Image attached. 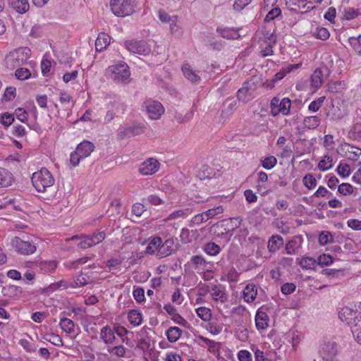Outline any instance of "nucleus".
<instances>
[{
	"label": "nucleus",
	"instance_id": "64",
	"mask_svg": "<svg viewBox=\"0 0 361 361\" xmlns=\"http://www.w3.org/2000/svg\"><path fill=\"white\" fill-rule=\"evenodd\" d=\"M145 211V206L142 203L137 202L133 205L132 212L137 216H140Z\"/></svg>",
	"mask_w": 361,
	"mask_h": 361
},
{
	"label": "nucleus",
	"instance_id": "61",
	"mask_svg": "<svg viewBox=\"0 0 361 361\" xmlns=\"http://www.w3.org/2000/svg\"><path fill=\"white\" fill-rule=\"evenodd\" d=\"M133 297L135 300L141 303L145 301V290L142 288H137L133 290Z\"/></svg>",
	"mask_w": 361,
	"mask_h": 361
},
{
	"label": "nucleus",
	"instance_id": "14",
	"mask_svg": "<svg viewBox=\"0 0 361 361\" xmlns=\"http://www.w3.org/2000/svg\"><path fill=\"white\" fill-rule=\"evenodd\" d=\"M359 314L357 311L348 307H344L339 311L338 317L341 321L345 322L350 326L355 319H357Z\"/></svg>",
	"mask_w": 361,
	"mask_h": 361
},
{
	"label": "nucleus",
	"instance_id": "58",
	"mask_svg": "<svg viewBox=\"0 0 361 361\" xmlns=\"http://www.w3.org/2000/svg\"><path fill=\"white\" fill-rule=\"evenodd\" d=\"M337 173L342 177H347L350 175V166L348 164L341 163L337 167Z\"/></svg>",
	"mask_w": 361,
	"mask_h": 361
},
{
	"label": "nucleus",
	"instance_id": "56",
	"mask_svg": "<svg viewBox=\"0 0 361 361\" xmlns=\"http://www.w3.org/2000/svg\"><path fill=\"white\" fill-rule=\"evenodd\" d=\"M333 240V236L329 231H322L319 236V242L321 245H326Z\"/></svg>",
	"mask_w": 361,
	"mask_h": 361
},
{
	"label": "nucleus",
	"instance_id": "44",
	"mask_svg": "<svg viewBox=\"0 0 361 361\" xmlns=\"http://www.w3.org/2000/svg\"><path fill=\"white\" fill-rule=\"evenodd\" d=\"M44 338L46 341L50 342L53 345L58 346V347L63 346V345L62 338L59 335L53 334V333L47 334L44 337Z\"/></svg>",
	"mask_w": 361,
	"mask_h": 361
},
{
	"label": "nucleus",
	"instance_id": "38",
	"mask_svg": "<svg viewBox=\"0 0 361 361\" xmlns=\"http://www.w3.org/2000/svg\"><path fill=\"white\" fill-rule=\"evenodd\" d=\"M320 118L317 116H307L304 118L303 123L309 129H314L320 124Z\"/></svg>",
	"mask_w": 361,
	"mask_h": 361
},
{
	"label": "nucleus",
	"instance_id": "30",
	"mask_svg": "<svg viewBox=\"0 0 361 361\" xmlns=\"http://www.w3.org/2000/svg\"><path fill=\"white\" fill-rule=\"evenodd\" d=\"M350 328L355 340L361 344V314H359V317L353 323Z\"/></svg>",
	"mask_w": 361,
	"mask_h": 361
},
{
	"label": "nucleus",
	"instance_id": "22",
	"mask_svg": "<svg viewBox=\"0 0 361 361\" xmlns=\"http://www.w3.org/2000/svg\"><path fill=\"white\" fill-rule=\"evenodd\" d=\"M343 150L345 151V156L350 160H357L361 155V149L348 144L343 145Z\"/></svg>",
	"mask_w": 361,
	"mask_h": 361
},
{
	"label": "nucleus",
	"instance_id": "12",
	"mask_svg": "<svg viewBox=\"0 0 361 361\" xmlns=\"http://www.w3.org/2000/svg\"><path fill=\"white\" fill-rule=\"evenodd\" d=\"M160 244L157 253V257L159 258L168 257L176 250V246L172 238H168L164 242L161 238Z\"/></svg>",
	"mask_w": 361,
	"mask_h": 361
},
{
	"label": "nucleus",
	"instance_id": "8",
	"mask_svg": "<svg viewBox=\"0 0 361 361\" xmlns=\"http://www.w3.org/2000/svg\"><path fill=\"white\" fill-rule=\"evenodd\" d=\"M11 244L16 251L21 255H31L36 250V247L34 244L29 241L23 240L18 237H15L12 240Z\"/></svg>",
	"mask_w": 361,
	"mask_h": 361
},
{
	"label": "nucleus",
	"instance_id": "63",
	"mask_svg": "<svg viewBox=\"0 0 361 361\" xmlns=\"http://www.w3.org/2000/svg\"><path fill=\"white\" fill-rule=\"evenodd\" d=\"M333 262V258L329 255L323 254L318 258V264L322 266H329Z\"/></svg>",
	"mask_w": 361,
	"mask_h": 361
},
{
	"label": "nucleus",
	"instance_id": "25",
	"mask_svg": "<svg viewBox=\"0 0 361 361\" xmlns=\"http://www.w3.org/2000/svg\"><path fill=\"white\" fill-rule=\"evenodd\" d=\"M269 317L264 312L257 311L255 316V324L257 329H264L268 326Z\"/></svg>",
	"mask_w": 361,
	"mask_h": 361
},
{
	"label": "nucleus",
	"instance_id": "51",
	"mask_svg": "<svg viewBox=\"0 0 361 361\" xmlns=\"http://www.w3.org/2000/svg\"><path fill=\"white\" fill-rule=\"evenodd\" d=\"M57 267L55 261L44 262L40 264V269L45 272H52Z\"/></svg>",
	"mask_w": 361,
	"mask_h": 361
},
{
	"label": "nucleus",
	"instance_id": "60",
	"mask_svg": "<svg viewBox=\"0 0 361 361\" xmlns=\"http://www.w3.org/2000/svg\"><path fill=\"white\" fill-rule=\"evenodd\" d=\"M296 289V286L293 283H286L281 287V290L284 295L293 293Z\"/></svg>",
	"mask_w": 361,
	"mask_h": 361
},
{
	"label": "nucleus",
	"instance_id": "6",
	"mask_svg": "<svg viewBox=\"0 0 361 361\" xmlns=\"http://www.w3.org/2000/svg\"><path fill=\"white\" fill-rule=\"evenodd\" d=\"M290 99L289 98H283L280 100L278 97H274L270 104L271 114L274 116H276L280 113L287 116L290 114Z\"/></svg>",
	"mask_w": 361,
	"mask_h": 361
},
{
	"label": "nucleus",
	"instance_id": "41",
	"mask_svg": "<svg viewBox=\"0 0 361 361\" xmlns=\"http://www.w3.org/2000/svg\"><path fill=\"white\" fill-rule=\"evenodd\" d=\"M299 264L304 269H314L317 261L312 257H302L300 260Z\"/></svg>",
	"mask_w": 361,
	"mask_h": 361
},
{
	"label": "nucleus",
	"instance_id": "59",
	"mask_svg": "<svg viewBox=\"0 0 361 361\" xmlns=\"http://www.w3.org/2000/svg\"><path fill=\"white\" fill-rule=\"evenodd\" d=\"M303 183L308 188L312 189L317 185V180L311 174H307L303 178Z\"/></svg>",
	"mask_w": 361,
	"mask_h": 361
},
{
	"label": "nucleus",
	"instance_id": "16",
	"mask_svg": "<svg viewBox=\"0 0 361 361\" xmlns=\"http://www.w3.org/2000/svg\"><path fill=\"white\" fill-rule=\"evenodd\" d=\"M324 73H328L326 67L317 68L314 71L311 76V85L312 87L317 90L322 86Z\"/></svg>",
	"mask_w": 361,
	"mask_h": 361
},
{
	"label": "nucleus",
	"instance_id": "46",
	"mask_svg": "<svg viewBox=\"0 0 361 361\" xmlns=\"http://www.w3.org/2000/svg\"><path fill=\"white\" fill-rule=\"evenodd\" d=\"M236 106V102L233 100L232 99H227L224 103V109L222 110V115L228 116L235 109Z\"/></svg>",
	"mask_w": 361,
	"mask_h": 361
},
{
	"label": "nucleus",
	"instance_id": "57",
	"mask_svg": "<svg viewBox=\"0 0 361 361\" xmlns=\"http://www.w3.org/2000/svg\"><path fill=\"white\" fill-rule=\"evenodd\" d=\"M338 191L343 195H350L353 192V188L349 183H342L338 185Z\"/></svg>",
	"mask_w": 361,
	"mask_h": 361
},
{
	"label": "nucleus",
	"instance_id": "35",
	"mask_svg": "<svg viewBox=\"0 0 361 361\" xmlns=\"http://www.w3.org/2000/svg\"><path fill=\"white\" fill-rule=\"evenodd\" d=\"M128 319L133 326H139L142 324V317L139 311L137 310H131L128 312Z\"/></svg>",
	"mask_w": 361,
	"mask_h": 361
},
{
	"label": "nucleus",
	"instance_id": "29",
	"mask_svg": "<svg viewBox=\"0 0 361 361\" xmlns=\"http://www.w3.org/2000/svg\"><path fill=\"white\" fill-rule=\"evenodd\" d=\"M217 32H219L221 36L224 38L228 39H235L240 37V35L237 30L233 28L226 27L223 29H217Z\"/></svg>",
	"mask_w": 361,
	"mask_h": 361
},
{
	"label": "nucleus",
	"instance_id": "5",
	"mask_svg": "<svg viewBox=\"0 0 361 361\" xmlns=\"http://www.w3.org/2000/svg\"><path fill=\"white\" fill-rule=\"evenodd\" d=\"M262 85V82L258 77H252L246 80L243 87L238 90L237 92V97L238 100L243 102H247L252 98L253 92L257 88Z\"/></svg>",
	"mask_w": 361,
	"mask_h": 361
},
{
	"label": "nucleus",
	"instance_id": "20",
	"mask_svg": "<svg viewBox=\"0 0 361 361\" xmlns=\"http://www.w3.org/2000/svg\"><path fill=\"white\" fill-rule=\"evenodd\" d=\"M182 72L184 76L192 83L199 82L201 79L200 76L188 63L183 65Z\"/></svg>",
	"mask_w": 361,
	"mask_h": 361
},
{
	"label": "nucleus",
	"instance_id": "40",
	"mask_svg": "<svg viewBox=\"0 0 361 361\" xmlns=\"http://www.w3.org/2000/svg\"><path fill=\"white\" fill-rule=\"evenodd\" d=\"M204 250L209 255L216 256L220 252L221 248L214 243H208L204 245Z\"/></svg>",
	"mask_w": 361,
	"mask_h": 361
},
{
	"label": "nucleus",
	"instance_id": "3",
	"mask_svg": "<svg viewBox=\"0 0 361 361\" xmlns=\"http://www.w3.org/2000/svg\"><path fill=\"white\" fill-rule=\"evenodd\" d=\"M32 183L38 192H44L47 188L51 187L54 184V179L47 169L42 168L32 174Z\"/></svg>",
	"mask_w": 361,
	"mask_h": 361
},
{
	"label": "nucleus",
	"instance_id": "49",
	"mask_svg": "<svg viewBox=\"0 0 361 361\" xmlns=\"http://www.w3.org/2000/svg\"><path fill=\"white\" fill-rule=\"evenodd\" d=\"M345 88V84L342 81L330 82L328 84V90L331 92H341Z\"/></svg>",
	"mask_w": 361,
	"mask_h": 361
},
{
	"label": "nucleus",
	"instance_id": "37",
	"mask_svg": "<svg viewBox=\"0 0 361 361\" xmlns=\"http://www.w3.org/2000/svg\"><path fill=\"white\" fill-rule=\"evenodd\" d=\"M212 174L213 169L207 165H203L197 171V177L200 180H206L210 178Z\"/></svg>",
	"mask_w": 361,
	"mask_h": 361
},
{
	"label": "nucleus",
	"instance_id": "48",
	"mask_svg": "<svg viewBox=\"0 0 361 361\" xmlns=\"http://www.w3.org/2000/svg\"><path fill=\"white\" fill-rule=\"evenodd\" d=\"M15 76L18 80H24L28 79L31 76V73L27 68H19L16 71Z\"/></svg>",
	"mask_w": 361,
	"mask_h": 361
},
{
	"label": "nucleus",
	"instance_id": "31",
	"mask_svg": "<svg viewBox=\"0 0 361 361\" xmlns=\"http://www.w3.org/2000/svg\"><path fill=\"white\" fill-rule=\"evenodd\" d=\"M1 293L4 296L13 298L21 293L22 289L19 286L10 285L4 286L1 289Z\"/></svg>",
	"mask_w": 361,
	"mask_h": 361
},
{
	"label": "nucleus",
	"instance_id": "26",
	"mask_svg": "<svg viewBox=\"0 0 361 361\" xmlns=\"http://www.w3.org/2000/svg\"><path fill=\"white\" fill-rule=\"evenodd\" d=\"M11 5L13 9L19 13H26L30 8L27 0H13Z\"/></svg>",
	"mask_w": 361,
	"mask_h": 361
},
{
	"label": "nucleus",
	"instance_id": "1",
	"mask_svg": "<svg viewBox=\"0 0 361 361\" xmlns=\"http://www.w3.org/2000/svg\"><path fill=\"white\" fill-rule=\"evenodd\" d=\"M31 51L27 47H20L11 52L6 58V67L13 70L25 63L30 59Z\"/></svg>",
	"mask_w": 361,
	"mask_h": 361
},
{
	"label": "nucleus",
	"instance_id": "9",
	"mask_svg": "<svg viewBox=\"0 0 361 361\" xmlns=\"http://www.w3.org/2000/svg\"><path fill=\"white\" fill-rule=\"evenodd\" d=\"M146 111L151 119H158L164 114L162 104L154 100L148 99L145 102Z\"/></svg>",
	"mask_w": 361,
	"mask_h": 361
},
{
	"label": "nucleus",
	"instance_id": "4",
	"mask_svg": "<svg viewBox=\"0 0 361 361\" xmlns=\"http://www.w3.org/2000/svg\"><path fill=\"white\" fill-rule=\"evenodd\" d=\"M110 6L114 14L118 17H125L135 12V0H111Z\"/></svg>",
	"mask_w": 361,
	"mask_h": 361
},
{
	"label": "nucleus",
	"instance_id": "13",
	"mask_svg": "<svg viewBox=\"0 0 361 361\" xmlns=\"http://www.w3.org/2000/svg\"><path fill=\"white\" fill-rule=\"evenodd\" d=\"M159 167V161L155 159L149 158L140 164L139 172L145 176L152 175L158 171Z\"/></svg>",
	"mask_w": 361,
	"mask_h": 361
},
{
	"label": "nucleus",
	"instance_id": "33",
	"mask_svg": "<svg viewBox=\"0 0 361 361\" xmlns=\"http://www.w3.org/2000/svg\"><path fill=\"white\" fill-rule=\"evenodd\" d=\"M182 330L177 326L170 327L166 332V336L171 343L177 341L182 334Z\"/></svg>",
	"mask_w": 361,
	"mask_h": 361
},
{
	"label": "nucleus",
	"instance_id": "23",
	"mask_svg": "<svg viewBox=\"0 0 361 361\" xmlns=\"http://www.w3.org/2000/svg\"><path fill=\"white\" fill-rule=\"evenodd\" d=\"M243 299L247 302H252L257 294V289L255 285L248 284L243 290Z\"/></svg>",
	"mask_w": 361,
	"mask_h": 361
},
{
	"label": "nucleus",
	"instance_id": "10",
	"mask_svg": "<svg viewBox=\"0 0 361 361\" xmlns=\"http://www.w3.org/2000/svg\"><path fill=\"white\" fill-rule=\"evenodd\" d=\"M193 268L200 274L211 272L214 267L212 262L207 261L202 255H194L190 260Z\"/></svg>",
	"mask_w": 361,
	"mask_h": 361
},
{
	"label": "nucleus",
	"instance_id": "27",
	"mask_svg": "<svg viewBox=\"0 0 361 361\" xmlns=\"http://www.w3.org/2000/svg\"><path fill=\"white\" fill-rule=\"evenodd\" d=\"M161 238L159 236L154 237L149 243L146 247L145 253L149 255H156L158 253V249L161 245Z\"/></svg>",
	"mask_w": 361,
	"mask_h": 361
},
{
	"label": "nucleus",
	"instance_id": "24",
	"mask_svg": "<svg viewBox=\"0 0 361 361\" xmlns=\"http://www.w3.org/2000/svg\"><path fill=\"white\" fill-rule=\"evenodd\" d=\"M13 182V176L8 170L0 168V188L10 186Z\"/></svg>",
	"mask_w": 361,
	"mask_h": 361
},
{
	"label": "nucleus",
	"instance_id": "62",
	"mask_svg": "<svg viewBox=\"0 0 361 361\" xmlns=\"http://www.w3.org/2000/svg\"><path fill=\"white\" fill-rule=\"evenodd\" d=\"M147 201L152 205L157 206L163 204L164 200L156 195H150L143 200Z\"/></svg>",
	"mask_w": 361,
	"mask_h": 361
},
{
	"label": "nucleus",
	"instance_id": "43",
	"mask_svg": "<svg viewBox=\"0 0 361 361\" xmlns=\"http://www.w3.org/2000/svg\"><path fill=\"white\" fill-rule=\"evenodd\" d=\"M197 316L203 321H209L212 317L210 309L205 307H200L196 309Z\"/></svg>",
	"mask_w": 361,
	"mask_h": 361
},
{
	"label": "nucleus",
	"instance_id": "53",
	"mask_svg": "<svg viewBox=\"0 0 361 361\" xmlns=\"http://www.w3.org/2000/svg\"><path fill=\"white\" fill-rule=\"evenodd\" d=\"M281 11L279 7L274 8L268 12L264 18V21L270 22L276 18L277 17H279L281 15Z\"/></svg>",
	"mask_w": 361,
	"mask_h": 361
},
{
	"label": "nucleus",
	"instance_id": "52",
	"mask_svg": "<svg viewBox=\"0 0 361 361\" xmlns=\"http://www.w3.org/2000/svg\"><path fill=\"white\" fill-rule=\"evenodd\" d=\"M223 212H224V208L222 206L219 205L216 207L209 209L208 210L204 212V214H206L207 219H209L219 214H222Z\"/></svg>",
	"mask_w": 361,
	"mask_h": 361
},
{
	"label": "nucleus",
	"instance_id": "19",
	"mask_svg": "<svg viewBox=\"0 0 361 361\" xmlns=\"http://www.w3.org/2000/svg\"><path fill=\"white\" fill-rule=\"evenodd\" d=\"M283 245V238L279 235H274L269 240L267 247L270 252H276Z\"/></svg>",
	"mask_w": 361,
	"mask_h": 361
},
{
	"label": "nucleus",
	"instance_id": "18",
	"mask_svg": "<svg viewBox=\"0 0 361 361\" xmlns=\"http://www.w3.org/2000/svg\"><path fill=\"white\" fill-rule=\"evenodd\" d=\"M94 148V146L91 142L85 140L78 145L75 150L77 151V153H79L80 157L85 158L90 155L93 152Z\"/></svg>",
	"mask_w": 361,
	"mask_h": 361
},
{
	"label": "nucleus",
	"instance_id": "11",
	"mask_svg": "<svg viewBox=\"0 0 361 361\" xmlns=\"http://www.w3.org/2000/svg\"><path fill=\"white\" fill-rule=\"evenodd\" d=\"M125 45L128 51L141 55H147L151 51V49L147 42L143 40L126 41Z\"/></svg>",
	"mask_w": 361,
	"mask_h": 361
},
{
	"label": "nucleus",
	"instance_id": "45",
	"mask_svg": "<svg viewBox=\"0 0 361 361\" xmlns=\"http://www.w3.org/2000/svg\"><path fill=\"white\" fill-rule=\"evenodd\" d=\"M333 159L329 155L324 156V159H322L318 164V168L321 171H326L332 167Z\"/></svg>",
	"mask_w": 361,
	"mask_h": 361
},
{
	"label": "nucleus",
	"instance_id": "7",
	"mask_svg": "<svg viewBox=\"0 0 361 361\" xmlns=\"http://www.w3.org/2000/svg\"><path fill=\"white\" fill-rule=\"evenodd\" d=\"M337 344L335 341L324 342L320 347L319 353L324 361H337Z\"/></svg>",
	"mask_w": 361,
	"mask_h": 361
},
{
	"label": "nucleus",
	"instance_id": "54",
	"mask_svg": "<svg viewBox=\"0 0 361 361\" xmlns=\"http://www.w3.org/2000/svg\"><path fill=\"white\" fill-rule=\"evenodd\" d=\"M113 330L114 331V334H116L122 338L123 343L126 342V344H128L129 339L127 337L123 338L128 333V331L126 328L123 326H116Z\"/></svg>",
	"mask_w": 361,
	"mask_h": 361
},
{
	"label": "nucleus",
	"instance_id": "34",
	"mask_svg": "<svg viewBox=\"0 0 361 361\" xmlns=\"http://www.w3.org/2000/svg\"><path fill=\"white\" fill-rule=\"evenodd\" d=\"M106 350L109 354L118 357H125L127 350L123 345H117L115 346L107 345Z\"/></svg>",
	"mask_w": 361,
	"mask_h": 361
},
{
	"label": "nucleus",
	"instance_id": "42",
	"mask_svg": "<svg viewBox=\"0 0 361 361\" xmlns=\"http://www.w3.org/2000/svg\"><path fill=\"white\" fill-rule=\"evenodd\" d=\"M348 137L353 140L361 139V123H356L348 132Z\"/></svg>",
	"mask_w": 361,
	"mask_h": 361
},
{
	"label": "nucleus",
	"instance_id": "47",
	"mask_svg": "<svg viewBox=\"0 0 361 361\" xmlns=\"http://www.w3.org/2000/svg\"><path fill=\"white\" fill-rule=\"evenodd\" d=\"M276 158L274 156H269L262 161V166L264 169L270 170L276 166Z\"/></svg>",
	"mask_w": 361,
	"mask_h": 361
},
{
	"label": "nucleus",
	"instance_id": "50",
	"mask_svg": "<svg viewBox=\"0 0 361 361\" xmlns=\"http://www.w3.org/2000/svg\"><path fill=\"white\" fill-rule=\"evenodd\" d=\"M348 41L353 49L361 55V35L357 37H349Z\"/></svg>",
	"mask_w": 361,
	"mask_h": 361
},
{
	"label": "nucleus",
	"instance_id": "15",
	"mask_svg": "<svg viewBox=\"0 0 361 361\" xmlns=\"http://www.w3.org/2000/svg\"><path fill=\"white\" fill-rule=\"evenodd\" d=\"M144 133V126L140 124H133L126 126L119 133L121 139L125 137H134Z\"/></svg>",
	"mask_w": 361,
	"mask_h": 361
},
{
	"label": "nucleus",
	"instance_id": "39",
	"mask_svg": "<svg viewBox=\"0 0 361 361\" xmlns=\"http://www.w3.org/2000/svg\"><path fill=\"white\" fill-rule=\"evenodd\" d=\"M300 247V243L298 241L296 238L290 240L286 245V250L287 254H295Z\"/></svg>",
	"mask_w": 361,
	"mask_h": 361
},
{
	"label": "nucleus",
	"instance_id": "55",
	"mask_svg": "<svg viewBox=\"0 0 361 361\" xmlns=\"http://www.w3.org/2000/svg\"><path fill=\"white\" fill-rule=\"evenodd\" d=\"M324 99V97H321L317 99L312 101L308 106L309 110L313 112H316L317 111H318L319 108L322 106Z\"/></svg>",
	"mask_w": 361,
	"mask_h": 361
},
{
	"label": "nucleus",
	"instance_id": "21",
	"mask_svg": "<svg viewBox=\"0 0 361 361\" xmlns=\"http://www.w3.org/2000/svg\"><path fill=\"white\" fill-rule=\"evenodd\" d=\"M110 37L104 32H101L95 41V49L97 51H102L110 44Z\"/></svg>",
	"mask_w": 361,
	"mask_h": 361
},
{
	"label": "nucleus",
	"instance_id": "28",
	"mask_svg": "<svg viewBox=\"0 0 361 361\" xmlns=\"http://www.w3.org/2000/svg\"><path fill=\"white\" fill-rule=\"evenodd\" d=\"M59 326L67 334H73L75 331L74 322L65 317H60Z\"/></svg>",
	"mask_w": 361,
	"mask_h": 361
},
{
	"label": "nucleus",
	"instance_id": "32",
	"mask_svg": "<svg viewBox=\"0 0 361 361\" xmlns=\"http://www.w3.org/2000/svg\"><path fill=\"white\" fill-rule=\"evenodd\" d=\"M212 295L213 298V300L216 302H220L221 303H224L227 301L228 297L225 291L216 286H214L212 289Z\"/></svg>",
	"mask_w": 361,
	"mask_h": 361
},
{
	"label": "nucleus",
	"instance_id": "2",
	"mask_svg": "<svg viewBox=\"0 0 361 361\" xmlns=\"http://www.w3.org/2000/svg\"><path fill=\"white\" fill-rule=\"evenodd\" d=\"M110 77L117 84L128 85L131 81L130 72L126 63L111 66L108 68Z\"/></svg>",
	"mask_w": 361,
	"mask_h": 361
},
{
	"label": "nucleus",
	"instance_id": "36",
	"mask_svg": "<svg viewBox=\"0 0 361 361\" xmlns=\"http://www.w3.org/2000/svg\"><path fill=\"white\" fill-rule=\"evenodd\" d=\"M192 213V209L191 208H185V209H181L178 210H176L173 212L169 216V219H176L178 218L185 219L188 217L189 215H190Z\"/></svg>",
	"mask_w": 361,
	"mask_h": 361
},
{
	"label": "nucleus",
	"instance_id": "17",
	"mask_svg": "<svg viewBox=\"0 0 361 361\" xmlns=\"http://www.w3.org/2000/svg\"><path fill=\"white\" fill-rule=\"evenodd\" d=\"M100 338L108 345L113 344L116 341L114 331L108 325L101 329Z\"/></svg>",
	"mask_w": 361,
	"mask_h": 361
}]
</instances>
